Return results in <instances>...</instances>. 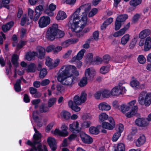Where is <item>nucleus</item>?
<instances>
[{"label": "nucleus", "mask_w": 151, "mask_h": 151, "mask_svg": "<svg viewBox=\"0 0 151 151\" xmlns=\"http://www.w3.org/2000/svg\"><path fill=\"white\" fill-rule=\"evenodd\" d=\"M91 8V5L90 3L82 5L76 9L70 16L68 26L73 32H80L86 25L87 15Z\"/></svg>", "instance_id": "1"}, {"label": "nucleus", "mask_w": 151, "mask_h": 151, "mask_svg": "<svg viewBox=\"0 0 151 151\" xmlns=\"http://www.w3.org/2000/svg\"><path fill=\"white\" fill-rule=\"evenodd\" d=\"M136 103L135 100H132L127 104H125L121 105L119 109L123 114L127 117L130 118L135 114L137 111L138 107L134 105Z\"/></svg>", "instance_id": "2"}, {"label": "nucleus", "mask_w": 151, "mask_h": 151, "mask_svg": "<svg viewBox=\"0 0 151 151\" xmlns=\"http://www.w3.org/2000/svg\"><path fill=\"white\" fill-rule=\"evenodd\" d=\"M34 129L35 132V133L33 136L34 140L33 142H32L28 140L26 142L27 144L32 146L31 149L29 150V151H47L46 147L44 145H43V150L41 148V145L40 144H39L37 147H35L36 144L40 142L41 134L35 127H34Z\"/></svg>", "instance_id": "3"}, {"label": "nucleus", "mask_w": 151, "mask_h": 151, "mask_svg": "<svg viewBox=\"0 0 151 151\" xmlns=\"http://www.w3.org/2000/svg\"><path fill=\"white\" fill-rule=\"evenodd\" d=\"M64 33L58 29V26L56 24H54L48 29L46 35V37L48 39L53 40L55 36L57 38H60L64 35Z\"/></svg>", "instance_id": "4"}, {"label": "nucleus", "mask_w": 151, "mask_h": 151, "mask_svg": "<svg viewBox=\"0 0 151 151\" xmlns=\"http://www.w3.org/2000/svg\"><path fill=\"white\" fill-rule=\"evenodd\" d=\"M138 102L141 105L149 106L151 104V93L143 92L139 95Z\"/></svg>", "instance_id": "5"}, {"label": "nucleus", "mask_w": 151, "mask_h": 151, "mask_svg": "<svg viewBox=\"0 0 151 151\" xmlns=\"http://www.w3.org/2000/svg\"><path fill=\"white\" fill-rule=\"evenodd\" d=\"M69 68V67H66L65 65H63L61 67L57 74V79L62 84L67 77L71 75L68 71Z\"/></svg>", "instance_id": "6"}, {"label": "nucleus", "mask_w": 151, "mask_h": 151, "mask_svg": "<svg viewBox=\"0 0 151 151\" xmlns=\"http://www.w3.org/2000/svg\"><path fill=\"white\" fill-rule=\"evenodd\" d=\"M127 90L120 83L114 87L111 91V94L114 96H119L126 93Z\"/></svg>", "instance_id": "7"}, {"label": "nucleus", "mask_w": 151, "mask_h": 151, "mask_svg": "<svg viewBox=\"0 0 151 151\" xmlns=\"http://www.w3.org/2000/svg\"><path fill=\"white\" fill-rule=\"evenodd\" d=\"M61 129V130L58 128H56L55 130L51 131V132L55 135L61 137H66L68 135L69 133L68 131V128L66 124H62Z\"/></svg>", "instance_id": "8"}, {"label": "nucleus", "mask_w": 151, "mask_h": 151, "mask_svg": "<svg viewBox=\"0 0 151 151\" xmlns=\"http://www.w3.org/2000/svg\"><path fill=\"white\" fill-rule=\"evenodd\" d=\"M87 99V94L85 91H82L80 97L78 95H76L73 98L74 103L76 105H80L84 103Z\"/></svg>", "instance_id": "9"}, {"label": "nucleus", "mask_w": 151, "mask_h": 151, "mask_svg": "<svg viewBox=\"0 0 151 151\" xmlns=\"http://www.w3.org/2000/svg\"><path fill=\"white\" fill-rule=\"evenodd\" d=\"M50 19L49 17L43 16L41 17L38 21L39 27L43 28L47 27L50 24Z\"/></svg>", "instance_id": "10"}, {"label": "nucleus", "mask_w": 151, "mask_h": 151, "mask_svg": "<svg viewBox=\"0 0 151 151\" xmlns=\"http://www.w3.org/2000/svg\"><path fill=\"white\" fill-rule=\"evenodd\" d=\"M70 130L72 132L78 133L81 130V128L79 126V123L76 121L73 122L69 125Z\"/></svg>", "instance_id": "11"}, {"label": "nucleus", "mask_w": 151, "mask_h": 151, "mask_svg": "<svg viewBox=\"0 0 151 151\" xmlns=\"http://www.w3.org/2000/svg\"><path fill=\"white\" fill-rule=\"evenodd\" d=\"M77 80V78L75 77H68L62 84L70 88L76 83Z\"/></svg>", "instance_id": "12"}, {"label": "nucleus", "mask_w": 151, "mask_h": 151, "mask_svg": "<svg viewBox=\"0 0 151 151\" xmlns=\"http://www.w3.org/2000/svg\"><path fill=\"white\" fill-rule=\"evenodd\" d=\"M80 137L83 143L88 144L91 143L93 141V139L89 135L84 132H81L80 134Z\"/></svg>", "instance_id": "13"}, {"label": "nucleus", "mask_w": 151, "mask_h": 151, "mask_svg": "<svg viewBox=\"0 0 151 151\" xmlns=\"http://www.w3.org/2000/svg\"><path fill=\"white\" fill-rule=\"evenodd\" d=\"M66 67H69L68 71L71 75L69 77H73L74 76L76 77L78 76L79 75L78 71L76 70V68L73 65H65Z\"/></svg>", "instance_id": "14"}, {"label": "nucleus", "mask_w": 151, "mask_h": 151, "mask_svg": "<svg viewBox=\"0 0 151 151\" xmlns=\"http://www.w3.org/2000/svg\"><path fill=\"white\" fill-rule=\"evenodd\" d=\"M96 74V72L95 70L92 68H88L85 71V76L88 79H93Z\"/></svg>", "instance_id": "15"}, {"label": "nucleus", "mask_w": 151, "mask_h": 151, "mask_svg": "<svg viewBox=\"0 0 151 151\" xmlns=\"http://www.w3.org/2000/svg\"><path fill=\"white\" fill-rule=\"evenodd\" d=\"M135 124L138 126L141 127H146L148 126L149 123L147 122L145 119L138 118L135 121Z\"/></svg>", "instance_id": "16"}, {"label": "nucleus", "mask_w": 151, "mask_h": 151, "mask_svg": "<svg viewBox=\"0 0 151 151\" xmlns=\"http://www.w3.org/2000/svg\"><path fill=\"white\" fill-rule=\"evenodd\" d=\"M43 10V6L42 5H39L36 7L35 9V14L33 20L36 21L42 13Z\"/></svg>", "instance_id": "17"}, {"label": "nucleus", "mask_w": 151, "mask_h": 151, "mask_svg": "<svg viewBox=\"0 0 151 151\" xmlns=\"http://www.w3.org/2000/svg\"><path fill=\"white\" fill-rule=\"evenodd\" d=\"M98 107L99 110L102 111H108L111 109V106L105 102L100 103L98 105Z\"/></svg>", "instance_id": "18"}, {"label": "nucleus", "mask_w": 151, "mask_h": 151, "mask_svg": "<svg viewBox=\"0 0 151 151\" xmlns=\"http://www.w3.org/2000/svg\"><path fill=\"white\" fill-rule=\"evenodd\" d=\"M56 7V6L53 4H50L48 8L45 10V13L50 16H52L54 15L53 11L55 10Z\"/></svg>", "instance_id": "19"}, {"label": "nucleus", "mask_w": 151, "mask_h": 151, "mask_svg": "<svg viewBox=\"0 0 151 151\" xmlns=\"http://www.w3.org/2000/svg\"><path fill=\"white\" fill-rule=\"evenodd\" d=\"M47 142L52 150H55L56 146V142L55 139L51 137H49L47 139Z\"/></svg>", "instance_id": "20"}, {"label": "nucleus", "mask_w": 151, "mask_h": 151, "mask_svg": "<svg viewBox=\"0 0 151 151\" xmlns=\"http://www.w3.org/2000/svg\"><path fill=\"white\" fill-rule=\"evenodd\" d=\"M145 136L143 134H141L136 142V146L138 147H140L145 143Z\"/></svg>", "instance_id": "21"}, {"label": "nucleus", "mask_w": 151, "mask_h": 151, "mask_svg": "<svg viewBox=\"0 0 151 151\" xmlns=\"http://www.w3.org/2000/svg\"><path fill=\"white\" fill-rule=\"evenodd\" d=\"M130 86L132 87L135 88H143L145 87V84H140L139 82L136 80H134L130 82Z\"/></svg>", "instance_id": "22"}, {"label": "nucleus", "mask_w": 151, "mask_h": 151, "mask_svg": "<svg viewBox=\"0 0 151 151\" xmlns=\"http://www.w3.org/2000/svg\"><path fill=\"white\" fill-rule=\"evenodd\" d=\"M38 113L37 111H35L33 113V117L36 122L37 125L40 127L42 125V122L41 119L39 118L38 116Z\"/></svg>", "instance_id": "23"}, {"label": "nucleus", "mask_w": 151, "mask_h": 151, "mask_svg": "<svg viewBox=\"0 0 151 151\" xmlns=\"http://www.w3.org/2000/svg\"><path fill=\"white\" fill-rule=\"evenodd\" d=\"M101 127V126H98L96 127L93 126L91 127L89 129V132L90 134H98L99 133V129Z\"/></svg>", "instance_id": "24"}, {"label": "nucleus", "mask_w": 151, "mask_h": 151, "mask_svg": "<svg viewBox=\"0 0 151 151\" xmlns=\"http://www.w3.org/2000/svg\"><path fill=\"white\" fill-rule=\"evenodd\" d=\"M151 48V38L147 37L145 39L144 45V50L145 51L149 50Z\"/></svg>", "instance_id": "25"}, {"label": "nucleus", "mask_w": 151, "mask_h": 151, "mask_svg": "<svg viewBox=\"0 0 151 151\" xmlns=\"http://www.w3.org/2000/svg\"><path fill=\"white\" fill-rule=\"evenodd\" d=\"M38 53H36V55L40 58H42L45 54V50L44 48L41 46H39L37 48Z\"/></svg>", "instance_id": "26"}, {"label": "nucleus", "mask_w": 151, "mask_h": 151, "mask_svg": "<svg viewBox=\"0 0 151 151\" xmlns=\"http://www.w3.org/2000/svg\"><path fill=\"white\" fill-rule=\"evenodd\" d=\"M78 41V39H69L62 42L61 44V45L62 47L66 48L68 47L70 44L76 42Z\"/></svg>", "instance_id": "27"}, {"label": "nucleus", "mask_w": 151, "mask_h": 151, "mask_svg": "<svg viewBox=\"0 0 151 151\" xmlns=\"http://www.w3.org/2000/svg\"><path fill=\"white\" fill-rule=\"evenodd\" d=\"M150 31L149 29H147L143 30L139 33V37L141 39H144L150 35Z\"/></svg>", "instance_id": "28"}, {"label": "nucleus", "mask_w": 151, "mask_h": 151, "mask_svg": "<svg viewBox=\"0 0 151 151\" xmlns=\"http://www.w3.org/2000/svg\"><path fill=\"white\" fill-rule=\"evenodd\" d=\"M86 50L85 49H82L78 52L76 56H74L73 58L72 59L73 60H75L76 59L78 60L81 59L82 58Z\"/></svg>", "instance_id": "29"}, {"label": "nucleus", "mask_w": 151, "mask_h": 151, "mask_svg": "<svg viewBox=\"0 0 151 151\" xmlns=\"http://www.w3.org/2000/svg\"><path fill=\"white\" fill-rule=\"evenodd\" d=\"M68 105L70 108L76 112H78L81 110V108L76 105H74L72 100H70L68 102Z\"/></svg>", "instance_id": "30"}, {"label": "nucleus", "mask_w": 151, "mask_h": 151, "mask_svg": "<svg viewBox=\"0 0 151 151\" xmlns=\"http://www.w3.org/2000/svg\"><path fill=\"white\" fill-rule=\"evenodd\" d=\"M67 17L66 14L64 11H59L56 16V19L58 20H63Z\"/></svg>", "instance_id": "31"}, {"label": "nucleus", "mask_w": 151, "mask_h": 151, "mask_svg": "<svg viewBox=\"0 0 151 151\" xmlns=\"http://www.w3.org/2000/svg\"><path fill=\"white\" fill-rule=\"evenodd\" d=\"M130 39V35L129 34H126L124 35L121 38V43L124 45H126L129 41Z\"/></svg>", "instance_id": "32"}, {"label": "nucleus", "mask_w": 151, "mask_h": 151, "mask_svg": "<svg viewBox=\"0 0 151 151\" xmlns=\"http://www.w3.org/2000/svg\"><path fill=\"white\" fill-rule=\"evenodd\" d=\"M61 118L65 120H68L71 117L70 113L68 111L65 110L63 111L60 114Z\"/></svg>", "instance_id": "33"}, {"label": "nucleus", "mask_w": 151, "mask_h": 151, "mask_svg": "<svg viewBox=\"0 0 151 151\" xmlns=\"http://www.w3.org/2000/svg\"><path fill=\"white\" fill-rule=\"evenodd\" d=\"M113 21V18L110 17L107 19L101 26V29H104L106 28V27L111 24Z\"/></svg>", "instance_id": "34"}, {"label": "nucleus", "mask_w": 151, "mask_h": 151, "mask_svg": "<svg viewBox=\"0 0 151 151\" xmlns=\"http://www.w3.org/2000/svg\"><path fill=\"white\" fill-rule=\"evenodd\" d=\"M102 126L103 128L111 130L113 129L115 127L113 126V124H111L107 122H103L102 124Z\"/></svg>", "instance_id": "35"}, {"label": "nucleus", "mask_w": 151, "mask_h": 151, "mask_svg": "<svg viewBox=\"0 0 151 151\" xmlns=\"http://www.w3.org/2000/svg\"><path fill=\"white\" fill-rule=\"evenodd\" d=\"M36 55V53L35 52H29L27 53L26 55L25 58L28 60L30 61Z\"/></svg>", "instance_id": "36"}, {"label": "nucleus", "mask_w": 151, "mask_h": 151, "mask_svg": "<svg viewBox=\"0 0 151 151\" xmlns=\"http://www.w3.org/2000/svg\"><path fill=\"white\" fill-rule=\"evenodd\" d=\"M19 59V56L16 55H13L11 61L12 63L16 67L19 66V63L18 62Z\"/></svg>", "instance_id": "37"}, {"label": "nucleus", "mask_w": 151, "mask_h": 151, "mask_svg": "<svg viewBox=\"0 0 151 151\" xmlns=\"http://www.w3.org/2000/svg\"><path fill=\"white\" fill-rule=\"evenodd\" d=\"M13 23L11 22L8 23L7 24L4 25L2 26V29L5 32L9 30L13 26Z\"/></svg>", "instance_id": "38"}, {"label": "nucleus", "mask_w": 151, "mask_h": 151, "mask_svg": "<svg viewBox=\"0 0 151 151\" xmlns=\"http://www.w3.org/2000/svg\"><path fill=\"white\" fill-rule=\"evenodd\" d=\"M87 78L86 77H83L80 80L78 84L81 87H83L86 86L87 83Z\"/></svg>", "instance_id": "39"}, {"label": "nucleus", "mask_w": 151, "mask_h": 151, "mask_svg": "<svg viewBox=\"0 0 151 151\" xmlns=\"http://www.w3.org/2000/svg\"><path fill=\"white\" fill-rule=\"evenodd\" d=\"M108 118V115L105 113H102L99 116V120L101 122L107 120Z\"/></svg>", "instance_id": "40"}, {"label": "nucleus", "mask_w": 151, "mask_h": 151, "mask_svg": "<svg viewBox=\"0 0 151 151\" xmlns=\"http://www.w3.org/2000/svg\"><path fill=\"white\" fill-rule=\"evenodd\" d=\"M127 18L128 16L127 14L120 15L117 17L116 20L122 23L124 22Z\"/></svg>", "instance_id": "41"}, {"label": "nucleus", "mask_w": 151, "mask_h": 151, "mask_svg": "<svg viewBox=\"0 0 151 151\" xmlns=\"http://www.w3.org/2000/svg\"><path fill=\"white\" fill-rule=\"evenodd\" d=\"M125 148L124 144L122 143H119L118 144L115 151H125Z\"/></svg>", "instance_id": "42"}, {"label": "nucleus", "mask_w": 151, "mask_h": 151, "mask_svg": "<svg viewBox=\"0 0 151 151\" xmlns=\"http://www.w3.org/2000/svg\"><path fill=\"white\" fill-rule=\"evenodd\" d=\"M35 13L34 11L30 8L28 9V17L29 18V19L30 22H31L32 20L34 18V14Z\"/></svg>", "instance_id": "43"}, {"label": "nucleus", "mask_w": 151, "mask_h": 151, "mask_svg": "<svg viewBox=\"0 0 151 151\" xmlns=\"http://www.w3.org/2000/svg\"><path fill=\"white\" fill-rule=\"evenodd\" d=\"M102 92V96L103 98H108L111 95V91L108 90H104Z\"/></svg>", "instance_id": "44"}, {"label": "nucleus", "mask_w": 151, "mask_h": 151, "mask_svg": "<svg viewBox=\"0 0 151 151\" xmlns=\"http://www.w3.org/2000/svg\"><path fill=\"white\" fill-rule=\"evenodd\" d=\"M21 82V81L20 80H17L16 83L14 84L15 90L17 92H19L21 90L20 85Z\"/></svg>", "instance_id": "45"}, {"label": "nucleus", "mask_w": 151, "mask_h": 151, "mask_svg": "<svg viewBox=\"0 0 151 151\" xmlns=\"http://www.w3.org/2000/svg\"><path fill=\"white\" fill-rule=\"evenodd\" d=\"M31 22L29 19H27V15L25 14L24 15L22 18L21 20V24L23 26L25 24H28Z\"/></svg>", "instance_id": "46"}, {"label": "nucleus", "mask_w": 151, "mask_h": 151, "mask_svg": "<svg viewBox=\"0 0 151 151\" xmlns=\"http://www.w3.org/2000/svg\"><path fill=\"white\" fill-rule=\"evenodd\" d=\"M141 0H131L129 2L130 5L134 7H136L140 4Z\"/></svg>", "instance_id": "47"}, {"label": "nucleus", "mask_w": 151, "mask_h": 151, "mask_svg": "<svg viewBox=\"0 0 151 151\" xmlns=\"http://www.w3.org/2000/svg\"><path fill=\"white\" fill-rule=\"evenodd\" d=\"M102 61L101 58L97 57L93 59V61H92V64L93 65H99L101 64Z\"/></svg>", "instance_id": "48"}, {"label": "nucleus", "mask_w": 151, "mask_h": 151, "mask_svg": "<svg viewBox=\"0 0 151 151\" xmlns=\"http://www.w3.org/2000/svg\"><path fill=\"white\" fill-rule=\"evenodd\" d=\"M36 66L35 64L31 63L27 67V70L29 72H34L36 70Z\"/></svg>", "instance_id": "49"}, {"label": "nucleus", "mask_w": 151, "mask_h": 151, "mask_svg": "<svg viewBox=\"0 0 151 151\" xmlns=\"http://www.w3.org/2000/svg\"><path fill=\"white\" fill-rule=\"evenodd\" d=\"M109 71V67L107 66L102 67L100 69V72L102 74H105Z\"/></svg>", "instance_id": "50"}, {"label": "nucleus", "mask_w": 151, "mask_h": 151, "mask_svg": "<svg viewBox=\"0 0 151 151\" xmlns=\"http://www.w3.org/2000/svg\"><path fill=\"white\" fill-rule=\"evenodd\" d=\"M52 60L49 57H47L46 58L45 64L50 69L51 68V66H52Z\"/></svg>", "instance_id": "51"}, {"label": "nucleus", "mask_w": 151, "mask_h": 151, "mask_svg": "<svg viewBox=\"0 0 151 151\" xmlns=\"http://www.w3.org/2000/svg\"><path fill=\"white\" fill-rule=\"evenodd\" d=\"M137 60L139 63L142 64L144 63L146 61L145 58L142 55H140L138 56Z\"/></svg>", "instance_id": "52"}, {"label": "nucleus", "mask_w": 151, "mask_h": 151, "mask_svg": "<svg viewBox=\"0 0 151 151\" xmlns=\"http://www.w3.org/2000/svg\"><path fill=\"white\" fill-rule=\"evenodd\" d=\"M91 122L90 121H85L82 123L81 127L83 128H88L91 125Z\"/></svg>", "instance_id": "53"}, {"label": "nucleus", "mask_w": 151, "mask_h": 151, "mask_svg": "<svg viewBox=\"0 0 151 151\" xmlns=\"http://www.w3.org/2000/svg\"><path fill=\"white\" fill-rule=\"evenodd\" d=\"M121 136V134L119 132H117L114 133L112 138V140L114 142L116 141Z\"/></svg>", "instance_id": "54"}, {"label": "nucleus", "mask_w": 151, "mask_h": 151, "mask_svg": "<svg viewBox=\"0 0 151 151\" xmlns=\"http://www.w3.org/2000/svg\"><path fill=\"white\" fill-rule=\"evenodd\" d=\"M49 108L46 105L43 104L40 107V111L41 112H45L48 111Z\"/></svg>", "instance_id": "55"}, {"label": "nucleus", "mask_w": 151, "mask_h": 151, "mask_svg": "<svg viewBox=\"0 0 151 151\" xmlns=\"http://www.w3.org/2000/svg\"><path fill=\"white\" fill-rule=\"evenodd\" d=\"M124 34V31L122 29H121L119 31L114 32L113 34L114 37H117L121 36Z\"/></svg>", "instance_id": "56"}, {"label": "nucleus", "mask_w": 151, "mask_h": 151, "mask_svg": "<svg viewBox=\"0 0 151 151\" xmlns=\"http://www.w3.org/2000/svg\"><path fill=\"white\" fill-rule=\"evenodd\" d=\"M47 74V70L45 68L42 69L40 71V77L41 78H43Z\"/></svg>", "instance_id": "57"}, {"label": "nucleus", "mask_w": 151, "mask_h": 151, "mask_svg": "<svg viewBox=\"0 0 151 151\" xmlns=\"http://www.w3.org/2000/svg\"><path fill=\"white\" fill-rule=\"evenodd\" d=\"M98 12V10L96 8H93L91 9L88 14V17H91L95 15Z\"/></svg>", "instance_id": "58"}, {"label": "nucleus", "mask_w": 151, "mask_h": 151, "mask_svg": "<svg viewBox=\"0 0 151 151\" xmlns=\"http://www.w3.org/2000/svg\"><path fill=\"white\" fill-rule=\"evenodd\" d=\"M56 99L54 98H50L48 101V106L49 107H51L55 102Z\"/></svg>", "instance_id": "59"}, {"label": "nucleus", "mask_w": 151, "mask_h": 151, "mask_svg": "<svg viewBox=\"0 0 151 151\" xmlns=\"http://www.w3.org/2000/svg\"><path fill=\"white\" fill-rule=\"evenodd\" d=\"M122 23L120 21L116 20L115 24V29L116 30H119L121 28Z\"/></svg>", "instance_id": "60"}, {"label": "nucleus", "mask_w": 151, "mask_h": 151, "mask_svg": "<svg viewBox=\"0 0 151 151\" xmlns=\"http://www.w3.org/2000/svg\"><path fill=\"white\" fill-rule=\"evenodd\" d=\"M62 47L60 46H57L55 47L54 45L53 53L55 54H58L62 50Z\"/></svg>", "instance_id": "61"}, {"label": "nucleus", "mask_w": 151, "mask_h": 151, "mask_svg": "<svg viewBox=\"0 0 151 151\" xmlns=\"http://www.w3.org/2000/svg\"><path fill=\"white\" fill-rule=\"evenodd\" d=\"M60 61V60L59 58L56 59L53 63L52 64V66H51V68L53 69L58 66Z\"/></svg>", "instance_id": "62"}, {"label": "nucleus", "mask_w": 151, "mask_h": 151, "mask_svg": "<svg viewBox=\"0 0 151 151\" xmlns=\"http://www.w3.org/2000/svg\"><path fill=\"white\" fill-rule=\"evenodd\" d=\"M14 77L16 78L17 77V73L19 75H22L24 74V71H20L19 70H17L16 68H15L14 70Z\"/></svg>", "instance_id": "63"}, {"label": "nucleus", "mask_w": 151, "mask_h": 151, "mask_svg": "<svg viewBox=\"0 0 151 151\" xmlns=\"http://www.w3.org/2000/svg\"><path fill=\"white\" fill-rule=\"evenodd\" d=\"M116 128L118 130V132H119L121 134L123 131L124 126L122 124H119L117 125Z\"/></svg>", "instance_id": "64"}]
</instances>
